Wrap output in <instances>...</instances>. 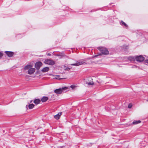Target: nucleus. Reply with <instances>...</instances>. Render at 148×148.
I'll return each instance as SVG.
<instances>
[{
    "label": "nucleus",
    "mask_w": 148,
    "mask_h": 148,
    "mask_svg": "<svg viewBox=\"0 0 148 148\" xmlns=\"http://www.w3.org/2000/svg\"><path fill=\"white\" fill-rule=\"evenodd\" d=\"M134 66V67H136V66Z\"/></svg>",
    "instance_id": "obj_29"
},
{
    "label": "nucleus",
    "mask_w": 148,
    "mask_h": 148,
    "mask_svg": "<svg viewBox=\"0 0 148 148\" xmlns=\"http://www.w3.org/2000/svg\"><path fill=\"white\" fill-rule=\"evenodd\" d=\"M5 53L9 57H12L14 55V53L11 51H5Z\"/></svg>",
    "instance_id": "obj_8"
},
{
    "label": "nucleus",
    "mask_w": 148,
    "mask_h": 148,
    "mask_svg": "<svg viewBox=\"0 0 148 148\" xmlns=\"http://www.w3.org/2000/svg\"><path fill=\"white\" fill-rule=\"evenodd\" d=\"M34 105L33 104H29V105H26V107L27 109H28V107L29 109H32L33 108Z\"/></svg>",
    "instance_id": "obj_10"
},
{
    "label": "nucleus",
    "mask_w": 148,
    "mask_h": 148,
    "mask_svg": "<svg viewBox=\"0 0 148 148\" xmlns=\"http://www.w3.org/2000/svg\"><path fill=\"white\" fill-rule=\"evenodd\" d=\"M67 89V87H63L62 88L57 89L54 90V92L57 94H60L62 93L63 90Z\"/></svg>",
    "instance_id": "obj_3"
},
{
    "label": "nucleus",
    "mask_w": 148,
    "mask_h": 148,
    "mask_svg": "<svg viewBox=\"0 0 148 148\" xmlns=\"http://www.w3.org/2000/svg\"><path fill=\"white\" fill-rule=\"evenodd\" d=\"M42 65V63L40 62H37L35 64V67L37 70H38Z\"/></svg>",
    "instance_id": "obj_7"
},
{
    "label": "nucleus",
    "mask_w": 148,
    "mask_h": 148,
    "mask_svg": "<svg viewBox=\"0 0 148 148\" xmlns=\"http://www.w3.org/2000/svg\"><path fill=\"white\" fill-rule=\"evenodd\" d=\"M76 87L77 86L75 85H71L70 86V87L72 89H75L76 88Z\"/></svg>",
    "instance_id": "obj_18"
},
{
    "label": "nucleus",
    "mask_w": 148,
    "mask_h": 148,
    "mask_svg": "<svg viewBox=\"0 0 148 148\" xmlns=\"http://www.w3.org/2000/svg\"><path fill=\"white\" fill-rule=\"evenodd\" d=\"M98 49L100 51L103 55H106L109 53V52L107 49L104 47H99Z\"/></svg>",
    "instance_id": "obj_2"
},
{
    "label": "nucleus",
    "mask_w": 148,
    "mask_h": 148,
    "mask_svg": "<svg viewBox=\"0 0 148 148\" xmlns=\"http://www.w3.org/2000/svg\"><path fill=\"white\" fill-rule=\"evenodd\" d=\"M24 69L27 70V73L29 75L33 74L35 71V69L33 68V65L31 64H28L25 66Z\"/></svg>",
    "instance_id": "obj_1"
},
{
    "label": "nucleus",
    "mask_w": 148,
    "mask_h": 148,
    "mask_svg": "<svg viewBox=\"0 0 148 148\" xmlns=\"http://www.w3.org/2000/svg\"><path fill=\"white\" fill-rule=\"evenodd\" d=\"M32 101H32H31L30 102V103H31Z\"/></svg>",
    "instance_id": "obj_24"
},
{
    "label": "nucleus",
    "mask_w": 148,
    "mask_h": 148,
    "mask_svg": "<svg viewBox=\"0 0 148 148\" xmlns=\"http://www.w3.org/2000/svg\"><path fill=\"white\" fill-rule=\"evenodd\" d=\"M48 55H49V56H50V53H49Z\"/></svg>",
    "instance_id": "obj_26"
},
{
    "label": "nucleus",
    "mask_w": 148,
    "mask_h": 148,
    "mask_svg": "<svg viewBox=\"0 0 148 148\" xmlns=\"http://www.w3.org/2000/svg\"><path fill=\"white\" fill-rule=\"evenodd\" d=\"M101 55V54H99V55H96L94 56H93L92 57V58H95V57H97V56H99V55Z\"/></svg>",
    "instance_id": "obj_22"
},
{
    "label": "nucleus",
    "mask_w": 148,
    "mask_h": 148,
    "mask_svg": "<svg viewBox=\"0 0 148 148\" xmlns=\"http://www.w3.org/2000/svg\"><path fill=\"white\" fill-rule=\"evenodd\" d=\"M88 59H90V58H88Z\"/></svg>",
    "instance_id": "obj_28"
},
{
    "label": "nucleus",
    "mask_w": 148,
    "mask_h": 148,
    "mask_svg": "<svg viewBox=\"0 0 148 148\" xmlns=\"http://www.w3.org/2000/svg\"><path fill=\"white\" fill-rule=\"evenodd\" d=\"M49 69V68L48 67H46L43 68L41 71L43 73L48 71Z\"/></svg>",
    "instance_id": "obj_11"
},
{
    "label": "nucleus",
    "mask_w": 148,
    "mask_h": 148,
    "mask_svg": "<svg viewBox=\"0 0 148 148\" xmlns=\"http://www.w3.org/2000/svg\"><path fill=\"white\" fill-rule=\"evenodd\" d=\"M3 56V54L2 53L0 52V58H1Z\"/></svg>",
    "instance_id": "obj_21"
},
{
    "label": "nucleus",
    "mask_w": 148,
    "mask_h": 148,
    "mask_svg": "<svg viewBox=\"0 0 148 148\" xmlns=\"http://www.w3.org/2000/svg\"><path fill=\"white\" fill-rule=\"evenodd\" d=\"M132 107V105L131 104H129L128 105V107L129 108H131Z\"/></svg>",
    "instance_id": "obj_23"
},
{
    "label": "nucleus",
    "mask_w": 148,
    "mask_h": 148,
    "mask_svg": "<svg viewBox=\"0 0 148 148\" xmlns=\"http://www.w3.org/2000/svg\"><path fill=\"white\" fill-rule=\"evenodd\" d=\"M48 99V98L46 97H44L41 99V100L42 102H45Z\"/></svg>",
    "instance_id": "obj_14"
},
{
    "label": "nucleus",
    "mask_w": 148,
    "mask_h": 148,
    "mask_svg": "<svg viewBox=\"0 0 148 148\" xmlns=\"http://www.w3.org/2000/svg\"><path fill=\"white\" fill-rule=\"evenodd\" d=\"M145 64L146 65H148V60H146L145 61Z\"/></svg>",
    "instance_id": "obj_20"
},
{
    "label": "nucleus",
    "mask_w": 148,
    "mask_h": 148,
    "mask_svg": "<svg viewBox=\"0 0 148 148\" xmlns=\"http://www.w3.org/2000/svg\"><path fill=\"white\" fill-rule=\"evenodd\" d=\"M40 102V100L38 99H36L34 101V103L36 104H38Z\"/></svg>",
    "instance_id": "obj_13"
},
{
    "label": "nucleus",
    "mask_w": 148,
    "mask_h": 148,
    "mask_svg": "<svg viewBox=\"0 0 148 148\" xmlns=\"http://www.w3.org/2000/svg\"><path fill=\"white\" fill-rule=\"evenodd\" d=\"M57 56H59L60 55H57Z\"/></svg>",
    "instance_id": "obj_27"
},
{
    "label": "nucleus",
    "mask_w": 148,
    "mask_h": 148,
    "mask_svg": "<svg viewBox=\"0 0 148 148\" xmlns=\"http://www.w3.org/2000/svg\"><path fill=\"white\" fill-rule=\"evenodd\" d=\"M120 24L122 25H124L126 27H127V25L123 21H121L120 22Z\"/></svg>",
    "instance_id": "obj_16"
},
{
    "label": "nucleus",
    "mask_w": 148,
    "mask_h": 148,
    "mask_svg": "<svg viewBox=\"0 0 148 148\" xmlns=\"http://www.w3.org/2000/svg\"><path fill=\"white\" fill-rule=\"evenodd\" d=\"M63 147H59V148H62Z\"/></svg>",
    "instance_id": "obj_25"
},
{
    "label": "nucleus",
    "mask_w": 148,
    "mask_h": 148,
    "mask_svg": "<svg viewBox=\"0 0 148 148\" xmlns=\"http://www.w3.org/2000/svg\"><path fill=\"white\" fill-rule=\"evenodd\" d=\"M86 61V59H83L81 60L78 62H77L76 63L71 64V65L74 66H78L85 63Z\"/></svg>",
    "instance_id": "obj_4"
},
{
    "label": "nucleus",
    "mask_w": 148,
    "mask_h": 148,
    "mask_svg": "<svg viewBox=\"0 0 148 148\" xmlns=\"http://www.w3.org/2000/svg\"><path fill=\"white\" fill-rule=\"evenodd\" d=\"M86 84H88V85H93L94 83L93 82L91 81L90 82H86Z\"/></svg>",
    "instance_id": "obj_15"
},
{
    "label": "nucleus",
    "mask_w": 148,
    "mask_h": 148,
    "mask_svg": "<svg viewBox=\"0 0 148 148\" xmlns=\"http://www.w3.org/2000/svg\"><path fill=\"white\" fill-rule=\"evenodd\" d=\"M136 60L138 62H141L143 61L145 58L142 56H136L135 57Z\"/></svg>",
    "instance_id": "obj_6"
},
{
    "label": "nucleus",
    "mask_w": 148,
    "mask_h": 148,
    "mask_svg": "<svg viewBox=\"0 0 148 148\" xmlns=\"http://www.w3.org/2000/svg\"><path fill=\"white\" fill-rule=\"evenodd\" d=\"M140 121L139 120L133 121L132 123L133 124H137L140 123Z\"/></svg>",
    "instance_id": "obj_17"
},
{
    "label": "nucleus",
    "mask_w": 148,
    "mask_h": 148,
    "mask_svg": "<svg viewBox=\"0 0 148 148\" xmlns=\"http://www.w3.org/2000/svg\"><path fill=\"white\" fill-rule=\"evenodd\" d=\"M128 59L129 60L132 62L136 60L135 58L134 57H129L128 58Z\"/></svg>",
    "instance_id": "obj_12"
},
{
    "label": "nucleus",
    "mask_w": 148,
    "mask_h": 148,
    "mask_svg": "<svg viewBox=\"0 0 148 148\" xmlns=\"http://www.w3.org/2000/svg\"><path fill=\"white\" fill-rule=\"evenodd\" d=\"M45 64L51 65H53L55 64V62L51 59H47L44 61Z\"/></svg>",
    "instance_id": "obj_5"
},
{
    "label": "nucleus",
    "mask_w": 148,
    "mask_h": 148,
    "mask_svg": "<svg viewBox=\"0 0 148 148\" xmlns=\"http://www.w3.org/2000/svg\"><path fill=\"white\" fill-rule=\"evenodd\" d=\"M64 70L67 71H69L70 70V68L69 67H66L65 68H64Z\"/></svg>",
    "instance_id": "obj_19"
},
{
    "label": "nucleus",
    "mask_w": 148,
    "mask_h": 148,
    "mask_svg": "<svg viewBox=\"0 0 148 148\" xmlns=\"http://www.w3.org/2000/svg\"><path fill=\"white\" fill-rule=\"evenodd\" d=\"M62 112H59L57 114L54 116V118L56 119H59L60 116L61 115Z\"/></svg>",
    "instance_id": "obj_9"
}]
</instances>
